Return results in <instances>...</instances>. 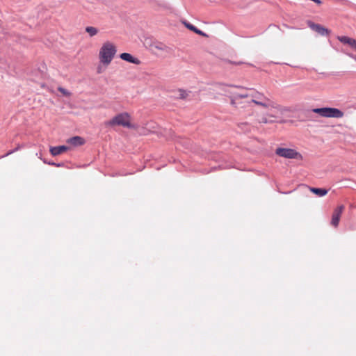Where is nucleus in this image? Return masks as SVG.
Masks as SVG:
<instances>
[{"instance_id":"6","label":"nucleus","mask_w":356,"mask_h":356,"mask_svg":"<svg viewBox=\"0 0 356 356\" xmlns=\"http://www.w3.org/2000/svg\"><path fill=\"white\" fill-rule=\"evenodd\" d=\"M308 26L313 31L317 32L322 36L328 35L330 33V31L319 24H315L314 22L309 20L307 22Z\"/></svg>"},{"instance_id":"1","label":"nucleus","mask_w":356,"mask_h":356,"mask_svg":"<svg viewBox=\"0 0 356 356\" xmlns=\"http://www.w3.org/2000/svg\"><path fill=\"white\" fill-rule=\"evenodd\" d=\"M116 51V47L114 44L109 42L104 43L99 50V59L101 63L104 65L110 64Z\"/></svg>"},{"instance_id":"16","label":"nucleus","mask_w":356,"mask_h":356,"mask_svg":"<svg viewBox=\"0 0 356 356\" xmlns=\"http://www.w3.org/2000/svg\"><path fill=\"white\" fill-rule=\"evenodd\" d=\"M22 145H17V146L15 149H13L12 150H10L6 154L1 156V158H3V157H6V156H8L10 154H12L13 153L19 150L22 148Z\"/></svg>"},{"instance_id":"12","label":"nucleus","mask_w":356,"mask_h":356,"mask_svg":"<svg viewBox=\"0 0 356 356\" xmlns=\"http://www.w3.org/2000/svg\"><path fill=\"white\" fill-rule=\"evenodd\" d=\"M309 189L314 194L318 195V197H323L328 192L327 189L323 188L310 187Z\"/></svg>"},{"instance_id":"3","label":"nucleus","mask_w":356,"mask_h":356,"mask_svg":"<svg viewBox=\"0 0 356 356\" xmlns=\"http://www.w3.org/2000/svg\"><path fill=\"white\" fill-rule=\"evenodd\" d=\"M312 112L317 113L322 117L325 118H341L343 116V112L340 109L332 107H323L313 108Z\"/></svg>"},{"instance_id":"22","label":"nucleus","mask_w":356,"mask_h":356,"mask_svg":"<svg viewBox=\"0 0 356 356\" xmlns=\"http://www.w3.org/2000/svg\"><path fill=\"white\" fill-rule=\"evenodd\" d=\"M260 122H262V123H265V124H266V123H267V122H268V121H267V119H266V118H263L261 119V120L260 121Z\"/></svg>"},{"instance_id":"5","label":"nucleus","mask_w":356,"mask_h":356,"mask_svg":"<svg viewBox=\"0 0 356 356\" xmlns=\"http://www.w3.org/2000/svg\"><path fill=\"white\" fill-rule=\"evenodd\" d=\"M275 154L286 159H301L302 158L300 153L291 148L278 147L275 149Z\"/></svg>"},{"instance_id":"13","label":"nucleus","mask_w":356,"mask_h":356,"mask_svg":"<svg viewBox=\"0 0 356 356\" xmlns=\"http://www.w3.org/2000/svg\"><path fill=\"white\" fill-rule=\"evenodd\" d=\"M184 25L186 27H187L189 30L193 31L194 33L200 35H202V36H206V33H204L203 31H202L201 30L198 29L196 26H195L194 25L191 24V23L189 22H184Z\"/></svg>"},{"instance_id":"17","label":"nucleus","mask_w":356,"mask_h":356,"mask_svg":"<svg viewBox=\"0 0 356 356\" xmlns=\"http://www.w3.org/2000/svg\"><path fill=\"white\" fill-rule=\"evenodd\" d=\"M235 98H245L248 97H250V94L247 92H243V93H236L234 95Z\"/></svg>"},{"instance_id":"14","label":"nucleus","mask_w":356,"mask_h":356,"mask_svg":"<svg viewBox=\"0 0 356 356\" xmlns=\"http://www.w3.org/2000/svg\"><path fill=\"white\" fill-rule=\"evenodd\" d=\"M177 92V98L181 99H186L191 93L190 91H187L183 89H179Z\"/></svg>"},{"instance_id":"24","label":"nucleus","mask_w":356,"mask_h":356,"mask_svg":"<svg viewBox=\"0 0 356 356\" xmlns=\"http://www.w3.org/2000/svg\"><path fill=\"white\" fill-rule=\"evenodd\" d=\"M36 155L38 156V158H40L41 160H42V153L41 152L37 153Z\"/></svg>"},{"instance_id":"2","label":"nucleus","mask_w":356,"mask_h":356,"mask_svg":"<svg viewBox=\"0 0 356 356\" xmlns=\"http://www.w3.org/2000/svg\"><path fill=\"white\" fill-rule=\"evenodd\" d=\"M131 115L127 113H121L114 116L111 120L106 122L108 126L119 125L124 127L132 129L134 127V124L130 122Z\"/></svg>"},{"instance_id":"11","label":"nucleus","mask_w":356,"mask_h":356,"mask_svg":"<svg viewBox=\"0 0 356 356\" xmlns=\"http://www.w3.org/2000/svg\"><path fill=\"white\" fill-rule=\"evenodd\" d=\"M67 142L73 146L76 147L83 145L85 143V140L81 136H76L70 138Z\"/></svg>"},{"instance_id":"19","label":"nucleus","mask_w":356,"mask_h":356,"mask_svg":"<svg viewBox=\"0 0 356 356\" xmlns=\"http://www.w3.org/2000/svg\"><path fill=\"white\" fill-rule=\"evenodd\" d=\"M48 165H53V166H56V167H63V166H64V163H55L54 161H51V163H48Z\"/></svg>"},{"instance_id":"8","label":"nucleus","mask_w":356,"mask_h":356,"mask_svg":"<svg viewBox=\"0 0 356 356\" xmlns=\"http://www.w3.org/2000/svg\"><path fill=\"white\" fill-rule=\"evenodd\" d=\"M120 58L122 60L127 61L129 63H132V64L139 65L141 63L139 59L134 57L131 54H130L129 53H126V52L122 53L120 55Z\"/></svg>"},{"instance_id":"15","label":"nucleus","mask_w":356,"mask_h":356,"mask_svg":"<svg viewBox=\"0 0 356 356\" xmlns=\"http://www.w3.org/2000/svg\"><path fill=\"white\" fill-rule=\"evenodd\" d=\"M86 31L89 34L90 37H92L97 33L98 30L97 28L93 26H87L86 28Z\"/></svg>"},{"instance_id":"20","label":"nucleus","mask_w":356,"mask_h":356,"mask_svg":"<svg viewBox=\"0 0 356 356\" xmlns=\"http://www.w3.org/2000/svg\"><path fill=\"white\" fill-rule=\"evenodd\" d=\"M155 47L159 50H165L166 48L165 45L163 43H159L158 45H156Z\"/></svg>"},{"instance_id":"18","label":"nucleus","mask_w":356,"mask_h":356,"mask_svg":"<svg viewBox=\"0 0 356 356\" xmlns=\"http://www.w3.org/2000/svg\"><path fill=\"white\" fill-rule=\"evenodd\" d=\"M58 90L62 92L65 96H70V92L69 91H67L66 89L62 88V87H59L58 88Z\"/></svg>"},{"instance_id":"25","label":"nucleus","mask_w":356,"mask_h":356,"mask_svg":"<svg viewBox=\"0 0 356 356\" xmlns=\"http://www.w3.org/2000/svg\"><path fill=\"white\" fill-rule=\"evenodd\" d=\"M234 63L235 65H241V64L243 63V62L240 61V62Z\"/></svg>"},{"instance_id":"26","label":"nucleus","mask_w":356,"mask_h":356,"mask_svg":"<svg viewBox=\"0 0 356 356\" xmlns=\"http://www.w3.org/2000/svg\"><path fill=\"white\" fill-rule=\"evenodd\" d=\"M231 87H237L236 86L231 85Z\"/></svg>"},{"instance_id":"4","label":"nucleus","mask_w":356,"mask_h":356,"mask_svg":"<svg viewBox=\"0 0 356 356\" xmlns=\"http://www.w3.org/2000/svg\"><path fill=\"white\" fill-rule=\"evenodd\" d=\"M250 97L252 98V102L257 105L263 106L264 108H268L273 106L272 102L266 97L263 93L257 91L252 92L250 93Z\"/></svg>"},{"instance_id":"23","label":"nucleus","mask_w":356,"mask_h":356,"mask_svg":"<svg viewBox=\"0 0 356 356\" xmlns=\"http://www.w3.org/2000/svg\"><path fill=\"white\" fill-rule=\"evenodd\" d=\"M42 161L45 164H48V163H51V161H48L47 159H42Z\"/></svg>"},{"instance_id":"21","label":"nucleus","mask_w":356,"mask_h":356,"mask_svg":"<svg viewBox=\"0 0 356 356\" xmlns=\"http://www.w3.org/2000/svg\"><path fill=\"white\" fill-rule=\"evenodd\" d=\"M347 55H348L350 57L353 58L354 60H356V55H353L351 54H347Z\"/></svg>"},{"instance_id":"9","label":"nucleus","mask_w":356,"mask_h":356,"mask_svg":"<svg viewBox=\"0 0 356 356\" xmlns=\"http://www.w3.org/2000/svg\"><path fill=\"white\" fill-rule=\"evenodd\" d=\"M337 39L343 44H348L352 49L356 50V40L348 36H338Z\"/></svg>"},{"instance_id":"10","label":"nucleus","mask_w":356,"mask_h":356,"mask_svg":"<svg viewBox=\"0 0 356 356\" xmlns=\"http://www.w3.org/2000/svg\"><path fill=\"white\" fill-rule=\"evenodd\" d=\"M69 147L66 145L50 147L49 152L52 156H56L67 151Z\"/></svg>"},{"instance_id":"7","label":"nucleus","mask_w":356,"mask_h":356,"mask_svg":"<svg viewBox=\"0 0 356 356\" xmlns=\"http://www.w3.org/2000/svg\"><path fill=\"white\" fill-rule=\"evenodd\" d=\"M343 209H344V206L339 205L334 210L332 216V220H331V224L334 227H336L339 225L340 217L341 216V213H342Z\"/></svg>"}]
</instances>
